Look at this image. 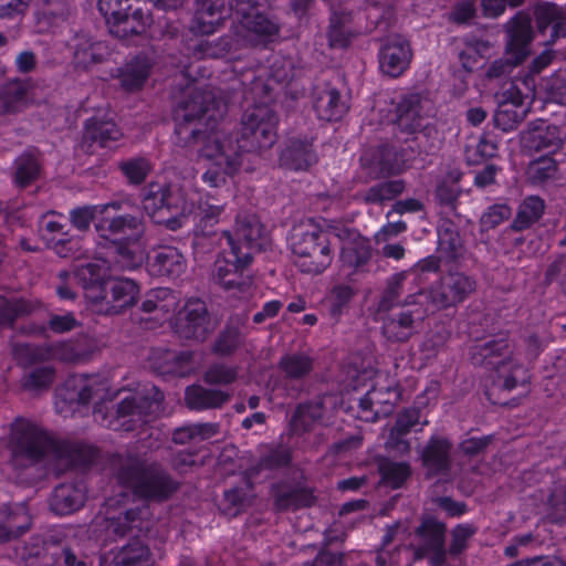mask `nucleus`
Returning <instances> with one entry per match:
<instances>
[{
  "mask_svg": "<svg viewBox=\"0 0 566 566\" xmlns=\"http://www.w3.org/2000/svg\"><path fill=\"white\" fill-rule=\"evenodd\" d=\"M275 114L264 105L248 111L240 133L217 132L208 136L201 156L216 159L226 171L234 174L242 165L245 154L271 148L276 142Z\"/></svg>",
  "mask_w": 566,
  "mask_h": 566,
  "instance_id": "nucleus-1",
  "label": "nucleus"
},
{
  "mask_svg": "<svg viewBox=\"0 0 566 566\" xmlns=\"http://www.w3.org/2000/svg\"><path fill=\"white\" fill-rule=\"evenodd\" d=\"M8 447L15 467L25 468L48 455L65 467L88 465L95 459V449L82 444L55 441L35 423L17 418L10 424Z\"/></svg>",
  "mask_w": 566,
  "mask_h": 566,
  "instance_id": "nucleus-2",
  "label": "nucleus"
},
{
  "mask_svg": "<svg viewBox=\"0 0 566 566\" xmlns=\"http://www.w3.org/2000/svg\"><path fill=\"white\" fill-rule=\"evenodd\" d=\"M223 114L212 91L197 84L188 85L174 111L178 144L189 146L202 142L205 145L208 136L218 132L214 126Z\"/></svg>",
  "mask_w": 566,
  "mask_h": 566,
  "instance_id": "nucleus-3",
  "label": "nucleus"
},
{
  "mask_svg": "<svg viewBox=\"0 0 566 566\" xmlns=\"http://www.w3.org/2000/svg\"><path fill=\"white\" fill-rule=\"evenodd\" d=\"M117 480L136 495L156 502L168 500L178 489V483L159 463L135 455L120 459Z\"/></svg>",
  "mask_w": 566,
  "mask_h": 566,
  "instance_id": "nucleus-4",
  "label": "nucleus"
},
{
  "mask_svg": "<svg viewBox=\"0 0 566 566\" xmlns=\"http://www.w3.org/2000/svg\"><path fill=\"white\" fill-rule=\"evenodd\" d=\"M291 249L295 265L304 273L319 274L333 261L328 233L312 222L294 228Z\"/></svg>",
  "mask_w": 566,
  "mask_h": 566,
  "instance_id": "nucleus-5",
  "label": "nucleus"
},
{
  "mask_svg": "<svg viewBox=\"0 0 566 566\" xmlns=\"http://www.w3.org/2000/svg\"><path fill=\"white\" fill-rule=\"evenodd\" d=\"M232 33L242 48L265 46L280 32L279 24L259 11L253 0H234Z\"/></svg>",
  "mask_w": 566,
  "mask_h": 566,
  "instance_id": "nucleus-6",
  "label": "nucleus"
},
{
  "mask_svg": "<svg viewBox=\"0 0 566 566\" xmlns=\"http://www.w3.org/2000/svg\"><path fill=\"white\" fill-rule=\"evenodd\" d=\"M164 394L154 385H145L140 389L124 397L116 408L114 429L133 431L155 418L163 409Z\"/></svg>",
  "mask_w": 566,
  "mask_h": 566,
  "instance_id": "nucleus-7",
  "label": "nucleus"
},
{
  "mask_svg": "<svg viewBox=\"0 0 566 566\" xmlns=\"http://www.w3.org/2000/svg\"><path fill=\"white\" fill-rule=\"evenodd\" d=\"M185 197L181 190L171 185L150 184L143 198V208L158 224L170 230L181 228L186 216Z\"/></svg>",
  "mask_w": 566,
  "mask_h": 566,
  "instance_id": "nucleus-8",
  "label": "nucleus"
},
{
  "mask_svg": "<svg viewBox=\"0 0 566 566\" xmlns=\"http://www.w3.org/2000/svg\"><path fill=\"white\" fill-rule=\"evenodd\" d=\"M228 247H237L238 251L249 253L253 259L269 245V237L260 218L252 211H240L235 216L233 230L223 231Z\"/></svg>",
  "mask_w": 566,
  "mask_h": 566,
  "instance_id": "nucleus-9",
  "label": "nucleus"
},
{
  "mask_svg": "<svg viewBox=\"0 0 566 566\" xmlns=\"http://www.w3.org/2000/svg\"><path fill=\"white\" fill-rule=\"evenodd\" d=\"M446 525L434 518H426L416 528L410 544L415 559L428 558L430 566H443L447 562Z\"/></svg>",
  "mask_w": 566,
  "mask_h": 566,
  "instance_id": "nucleus-10",
  "label": "nucleus"
},
{
  "mask_svg": "<svg viewBox=\"0 0 566 566\" xmlns=\"http://www.w3.org/2000/svg\"><path fill=\"white\" fill-rule=\"evenodd\" d=\"M98 235L111 242H138L145 232L142 211L134 208L129 212L106 214L96 224Z\"/></svg>",
  "mask_w": 566,
  "mask_h": 566,
  "instance_id": "nucleus-11",
  "label": "nucleus"
},
{
  "mask_svg": "<svg viewBox=\"0 0 566 566\" xmlns=\"http://www.w3.org/2000/svg\"><path fill=\"white\" fill-rule=\"evenodd\" d=\"M473 277L463 272H449L428 292V297L437 310L457 306L475 290Z\"/></svg>",
  "mask_w": 566,
  "mask_h": 566,
  "instance_id": "nucleus-12",
  "label": "nucleus"
},
{
  "mask_svg": "<svg viewBox=\"0 0 566 566\" xmlns=\"http://www.w3.org/2000/svg\"><path fill=\"white\" fill-rule=\"evenodd\" d=\"M418 304V295L410 294L405 298L399 312L392 313L384 319L381 331L387 340L403 343L417 332V323L422 319L423 312L420 308H409V306Z\"/></svg>",
  "mask_w": 566,
  "mask_h": 566,
  "instance_id": "nucleus-13",
  "label": "nucleus"
},
{
  "mask_svg": "<svg viewBox=\"0 0 566 566\" xmlns=\"http://www.w3.org/2000/svg\"><path fill=\"white\" fill-rule=\"evenodd\" d=\"M108 395V384L98 376L74 375L67 378L60 396L69 403L86 405L103 401Z\"/></svg>",
  "mask_w": 566,
  "mask_h": 566,
  "instance_id": "nucleus-14",
  "label": "nucleus"
},
{
  "mask_svg": "<svg viewBox=\"0 0 566 566\" xmlns=\"http://www.w3.org/2000/svg\"><path fill=\"white\" fill-rule=\"evenodd\" d=\"M178 333L186 339L205 340L213 329L207 305L201 300H189L179 312Z\"/></svg>",
  "mask_w": 566,
  "mask_h": 566,
  "instance_id": "nucleus-15",
  "label": "nucleus"
},
{
  "mask_svg": "<svg viewBox=\"0 0 566 566\" xmlns=\"http://www.w3.org/2000/svg\"><path fill=\"white\" fill-rule=\"evenodd\" d=\"M423 101L419 94H408L396 107V125L406 134L429 137L436 129L426 123Z\"/></svg>",
  "mask_w": 566,
  "mask_h": 566,
  "instance_id": "nucleus-16",
  "label": "nucleus"
},
{
  "mask_svg": "<svg viewBox=\"0 0 566 566\" xmlns=\"http://www.w3.org/2000/svg\"><path fill=\"white\" fill-rule=\"evenodd\" d=\"M103 296H91L94 302L101 303V312L116 314L135 304L139 293L138 285L129 279H112L103 287Z\"/></svg>",
  "mask_w": 566,
  "mask_h": 566,
  "instance_id": "nucleus-17",
  "label": "nucleus"
},
{
  "mask_svg": "<svg viewBox=\"0 0 566 566\" xmlns=\"http://www.w3.org/2000/svg\"><path fill=\"white\" fill-rule=\"evenodd\" d=\"M563 143L564 136L560 128L544 119L532 122L522 134V146L528 151H556Z\"/></svg>",
  "mask_w": 566,
  "mask_h": 566,
  "instance_id": "nucleus-18",
  "label": "nucleus"
},
{
  "mask_svg": "<svg viewBox=\"0 0 566 566\" xmlns=\"http://www.w3.org/2000/svg\"><path fill=\"white\" fill-rule=\"evenodd\" d=\"M504 29L507 34V53L515 55L517 62H523L528 55V46L534 38L530 14L518 11L505 23Z\"/></svg>",
  "mask_w": 566,
  "mask_h": 566,
  "instance_id": "nucleus-19",
  "label": "nucleus"
},
{
  "mask_svg": "<svg viewBox=\"0 0 566 566\" xmlns=\"http://www.w3.org/2000/svg\"><path fill=\"white\" fill-rule=\"evenodd\" d=\"M149 506L143 504L127 510L117 517H111L107 522V532L116 537L132 536V539H139L142 533L150 528Z\"/></svg>",
  "mask_w": 566,
  "mask_h": 566,
  "instance_id": "nucleus-20",
  "label": "nucleus"
},
{
  "mask_svg": "<svg viewBox=\"0 0 566 566\" xmlns=\"http://www.w3.org/2000/svg\"><path fill=\"white\" fill-rule=\"evenodd\" d=\"M336 406V397L323 395L297 406L293 421L295 428L304 431L310 430L314 424H326L332 418Z\"/></svg>",
  "mask_w": 566,
  "mask_h": 566,
  "instance_id": "nucleus-21",
  "label": "nucleus"
},
{
  "mask_svg": "<svg viewBox=\"0 0 566 566\" xmlns=\"http://www.w3.org/2000/svg\"><path fill=\"white\" fill-rule=\"evenodd\" d=\"M451 442L443 437L433 436L421 451L422 464L429 476H446L452 468Z\"/></svg>",
  "mask_w": 566,
  "mask_h": 566,
  "instance_id": "nucleus-22",
  "label": "nucleus"
},
{
  "mask_svg": "<svg viewBox=\"0 0 566 566\" xmlns=\"http://www.w3.org/2000/svg\"><path fill=\"white\" fill-rule=\"evenodd\" d=\"M410 61L411 50L409 43L401 36L390 38L380 49V70L391 77L401 75L409 66Z\"/></svg>",
  "mask_w": 566,
  "mask_h": 566,
  "instance_id": "nucleus-23",
  "label": "nucleus"
},
{
  "mask_svg": "<svg viewBox=\"0 0 566 566\" xmlns=\"http://www.w3.org/2000/svg\"><path fill=\"white\" fill-rule=\"evenodd\" d=\"M512 354V346L504 337L478 343L470 348L471 360L475 366L497 369Z\"/></svg>",
  "mask_w": 566,
  "mask_h": 566,
  "instance_id": "nucleus-24",
  "label": "nucleus"
},
{
  "mask_svg": "<svg viewBox=\"0 0 566 566\" xmlns=\"http://www.w3.org/2000/svg\"><path fill=\"white\" fill-rule=\"evenodd\" d=\"M344 232L347 234V240H344L340 250L342 266L352 272L360 271L371 259L369 241L354 232L347 230Z\"/></svg>",
  "mask_w": 566,
  "mask_h": 566,
  "instance_id": "nucleus-25",
  "label": "nucleus"
},
{
  "mask_svg": "<svg viewBox=\"0 0 566 566\" xmlns=\"http://www.w3.org/2000/svg\"><path fill=\"white\" fill-rule=\"evenodd\" d=\"M313 107L317 117L325 122L339 120L347 112L340 93L329 85L315 88Z\"/></svg>",
  "mask_w": 566,
  "mask_h": 566,
  "instance_id": "nucleus-26",
  "label": "nucleus"
},
{
  "mask_svg": "<svg viewBox=\"0 0 566 566\" xmlns=\"http://www.w3.org/2000/svg\"><path fill=\"white\" fill-rule=\"evenodd\" d=\"M227 261H216L213 269V280L221 285L226 291L233 294H244L250 292L253 286V279L251 275L245 274L251 264L234 265L228 272L226 270Z\"/></svg>",
  "mask_w": 566,
  "mask_h": 566,
  "instance_id": "nucleus-27",
  "label": "nucleus"
},
{
  "mask_svg": "<svg viewBox=\"0 0 566 566\" xmlns=\"http://www.w3.org/2000/svg\"><path fill=\"white\" fill-rule=\"evenodd\" d=\"M85 499V489L82 484L62 483L54 489L50 507L57 515H67L80 510Z\"/></svg>",
  "mask_w": 566,
  "mask_h": 566,
  "instance_id": "nucleus-28",
  "label": "nucleus"
},
{
  "mask_svg": "<svg viewBox=\"0 0 566 566\" xmlns=\"http://www.w3.org/2000/svg\"><path fill=\"white\" fill-rule=\"evenodd\" d=\"M281 165L293 170H305L316 164L317 156L308 139L293 138L280 157Z\"/></svg>",
  "mask_w": 566,
  "mask_h": 566,
  "instance_id": "nucleus-29",
  "label": "nucleus"
},
{
  "mask_svg": "<svg viewBox=\"0 0 566 566\" xmlns=\"http://www.w3.org/2000/svg\"><path fill=\"white\" fill-rule=\"evenodd\" d=\"M231 398V395L221 389L206 388L192 385L186 388L185 401L191 410L220 409Z\"/></svg>",
  "mask_w": 566,
  "mask_h": 566,
  "instance_id": "nucleus-30",
  "label": "nucleus"
},
{
  "mask_svg": "<svg viewBox=\"0 0 566 566\" xmlns=\"http://www.w3.org/2000/svg\"><path fill=\"white\" fill-rule=\"evenodd\" d=\"M536 27L539 33L551 28L548 43L566 36V12L556 4L544 3L535 9Z\"/></svg>",
  "mask_w": 566,
  "mask_h": 566,
  "instance_id": "nucleus-31",
  "label": "nucleus"
},
{
  "mask_svg": "<svg viewBox=\"0 0 566 566\" xmlns=\"http://www.w3.org/2000/svg\"><path fill=\"white\" fill-rule=\"evenodd\" d=\"M73 50L75 65L83 69L101 63L109 54L108 48L104 42L94 41L84 34L75 36Z\"/></svg>",
  "mask_w": 566,
  "mask_h": 566,
  "instance_id": "nucleus-32",
  "label": "nucleus"
},
{
  "mask_svg": "<svg viewBox=\"0 0 566 566\" xmlns=\"http://www.w3.org/2000/svg\"><path fill=\"white\" fill-rule=\"evenodd\" d=\"M17 358L22 364H34L53 357H59L65 361H77L80 356L73 353V348L69 345H61L59 348L38 347L31 345H18L15 347Z\"/></svg>",
  "mask_w": 566,
  "mask_h": 566,
  "instance_id": "nucleus-33",
  "label": "nucleus"
},
{
  "mask_svg": "<svg viewBox=\"0 0 566 566\" xmlns=\"http://www.w3.org/2000/svg\"><path fill=\"white\" fill-rule=\"evenodd\" d=\"M394 153L387 148L381 147L373 154L365 153L360 160L365 168L369 169V176L374 179L398 175L403 170V166L394 161Z\"/></svg>",
  "mask_w": 566,
  "mask_h": 566,
  "instance_id": "nucleus-34",
  "label": "nucleus"
},
{
  "mask_svg": "<svg viewBox=\"0 0 566 566\" xmlns=\"http://www.w3.org/2000/svg\"><path fill=\"white\" fill-rule=\"evenodd\" d=\"M42 166L39 155L33 151H25L15 158L12 167V181L20 188H27L39 180Z\"/></svg>",
  "mask_w": 566,
  "mask_h": 566,
  "instance_id": "nucleus-35",
  "label": "nucleus"
},
{
  "mask_svg": "<svg viewBox=\"0 0 566 566\" xmlns=\"http://www.w3.org/2000/svg\"><path fill=\"white\" fill-rule=\"evenodd\" d=\"M151 272L160 276H178L185 270V258L177 248L160 247L150 262Z\"/></svg>",
  "mask_w": 566,
  "mask_h": 566,
  "instance_id": "nucleus-36",
  "label": "nucleus"
},
{
  "mask_svg": "<svg viewBox=\"0 0 566 566\" xmlns=\"http://www.w3.org/2000/svg\"><path fill=\"white\" fill-rule=\"evenodd\" d=\"M438 252L446 261H457L464 253L462 239L454 223L444 220L438 228Z\"/></svg>",
  "mask_w": 566,
  "mask_h": 566,
  "instance_id": "nucleus-37",
  "label": "nucleus"
},
{
  "mask_svg": "<svg viewBox=\"0 0 566 566\" xmlns=\"http://www.w3.org/2000/svg\"><path fill=\"white\" fill-rule=\"evenodd\" d=\"M223 20L224 17L220 4L198 6L189 30L193 34L209 35L223 25Z\"/></svg>",
  "mask_w": 566,
  "mask_h": 566,
  "instance_id": "nucleus-38",
  "label": "nucleus"
},
{
  "mask_svg": "<svg viewBox=\"0 0 566 566\" xmlns=\"http://www.w3.org/2000/svg\"><path fill=\"white\" fill-rule=\"evenodd\" d=\"M122 133L113 120L91 118L86 122L83 142L92 147L97 144L99 147H107L111 142L118 140Z\"/></svg>",
  "mask_w": 566,
  "mask_h": 566,
  "instance_id": "nucleus-39",
  "label": "nucleus"
},
{
  "mask_svg": "<svg viewBox=\"0 0 566 566\" xmlns=\"http://www.w3.org/2000/svg\"><path fill=\"white\" fill-rule=\"evenodd\" d=\"M149 24V14L140 8H134L118 21L111 22L109 31L116 38L127 39L144 33Z\"/></svg>",
  "mask_w": 566,
  "mask_h": 566,
  "instance_id": "nucleus-40",
  "label": "nucleus"
},
{
  "mask_svg": "<svg viewBox=\"0 0 566 566\" xmlns=\"http://www.w3.org/2000/svg\"><path fill=\"white\" fill-rule=\"evenodd\" d=\"M150 67L151 62L147 56H136L118 71L122 86L127 91L140 88L149 75Z\"/></svg>",
  "mask_w": 566,
  "mask_h": 566,
  "instance_id": "nucleus-41",
  "label": "nucleus"
},
{
  "mask_svg": "<svg viewBox=\"0 0 566 566\" xmlns=\"http://www.w3.org/2000/svg\"><path fill=\"white\" fill-rule=\"evenodd\" d=\"M279 368L290 381L305 379L314 369V359L306 353H290L281 357Z\"/></svg>",
  "mask_w": 566,
  "mask_h": 566,
  "instance_id": "nucleus-42",
  "label": "nucleus"
},
{
  "mask_svg": "<svg viewBox=\"0 0 566 566\" xmlns=\"http://www.w3.org/2000/svg\"><path fill=\"white\" fill-rule=\"evenodd\" d=\"M243 49L238 42V38L231 32L228 35L221 36L217 40H201L195 48V53L199 57H224L228 54H233Z\"/></svg>",
  "mask_w": 566,
  "mask_h": 566,
  "instance_id": "nucleus-43",
  "label": "nucleus"
},
{
  "mask_svg": "<svg viewBox=\"0 0 566 566\" xmlns=\"http://www.w3.org/2000/svg\"><path fill=\"white\" fill-rule=\"evenodd\" d=\"M115 566H151L149 548L140 539H132L113 558Z\"/></svg>",
  "mask_w": 566,
  "mask_h": 566,
  "instance_id": "nucleus-44",
  "label": "nucleus"
},
{
  "mask_svg": "<svg viewBox=\"0 0 566 566\" xmlns=\"http://www.w3.org/2000/svg\"><path fill=\"white\" fill-rule=\"evenodd\" d=\"M545 210L544 200L537 196H530L523 200L517 209L515 219L511 228L515 231H523L528 229L537 222Z\"/></svg>",
  "mask_w": 566,
  "mask_h": 566,
  "instance_id": "nucleus-45",
  "label": "nucleus"
},
{
  "mask_svg": "<svg viewBox=\"0 0 566 566\" xmlns=\"http://www.w3.org/2000/svg\"><path fill=\"white\" fill-rule=\"evenodd\" d=\"M496 371L500 387L509 391L526 385L530 380L527 368L511 356L497 367Z\"/></svg>",
  "mask_w": 566,
  "mask_h": 566,
  "instance_id": "nucleus-46",
  "label": "nucleus"
},
{
  "mask_svg": "<svg viewBox=\"0 0 566 566\" xmlns=\"http://www.w3.org/2000/svg\"><path fill=\"white\" fill-rule=\"evenodd\" d=\"M406 188L402 179L378 182L361 193V199L368 205H382L401 195Z\"/></svg>",
  "mask_w": 566,
  "mask_h": 566,
  "instance_id": "nucleus-47",
  "label": "nucleus"
},
{
  "mask_svg": "<svg viewBox=\"0 0 566 566\" xmlns=\"http://www.w3.org/2000/svg\"><path fill=\"white\" fill-rule=\"evenodd\" d=\"M177 306L178 297L167 287L151 290L146 294V298L142 303L144 312H160L164 315L175 312Z\"/></svg>",
  "mask_w": 566,
  "mask_h": 566,
  "instance_id": "nucleus-48",
  "label": "nucleus"
},
{
  "mask_svg": "<svg viewBox=\"0 0 566 566\" xmlns=\"http://www.w3.org/2000/svg\"><path fill=\"white\" fill-rule=\"evenodd\" d=\"M525 174L530 184L543 186L557 178L558 166L551 156H542L528 164Z\"/></svg>",
  "mask_w": 566,
  "mask_h": 566,
  "instance_id": "nucleus-49",
  "label": "nucleus"
},
{
  "mask_svg": "<svg viewBox=\"0 0 566 566\" xmlns=\"http://www.w3.org/2000/svg\"><path fill=\"white\" fill-rule=\"evenodd\" d=\"M27 101V84L18 81L9 83L0 91V115L20 112Z\"/></svg>",
  "mask_w": 566,
  "mask_h": 566,
  "instance_id": "nucleus-50",
  "label": "nucleus"
},
{
  "mask_svg": "<svg viewBox=\"0 0 566 566\" xmlns=\"http://www.w3.org/2000/svg\"><path fill=\"white\" fill-rule=\"evenodd\" d=\"M115 249L114 266L119 270H133L144 261V252L137 242H112Z\"/></svg>",
  "mask_w": 566,
  "mask_h": 566,
  "instance_id": "nucleus-51",
  "label": "nucleus"
},
{
  "mask_svg": "<svg viewBox=\"0 0 566 566\" xmlns=\"http://www.w3.org/2000/svg\"><path fill=\"white\" fill-rule=\"evenodd\" d=\"M543 284L545 286L556 285L557 290L566 296V253L558 252L554 254L547 263Z\"/></svg>",
  "mask_w": 566,
  "mask_h": 566,
  "instance_id": "nucleus-52",
  "label": "nucleus"
},
{
  "mask_svg": "<svg viewBox=\"0 0 566 566\" xmlns=\"http://www.w3.org/2000/svg\"><path fill=\"white\" fill-rule=\"evenodd\" d=\"M406 272H399L388 279L386 287L377 303V311L379 313L389 312L399 304L400 296L403 292V282L406 281Z\"/></svg>",
  "mask_w": 566,
  "mask_h": 566,
  "instance_id": "nucleus-53",
  "label": "nucleus"
},
{
  "mask_svg": "<svg viewBox=\"0 0 566 566\" xmlns=\"http://www.w3.org/2000/svg\"><path fill=\"white\" fill-rule=\"evenodd\" d=\"M33 307L23 298L0 300V326L12 327L14 322L29 315Z\"/></svg>",
  "mask_w": 566,
  "mask_h": 566,
  "instance_id": "nucleus-54",
  "label": "nucleus"
},
{
  "mask_svg": "<svg viewBox=\"0 0 566 566\" xmlns=\"http://www.w3.org/2000/svg\"><path fill=\"white\" fill-rule=\"evenodd\" d=\"M314 503V496L306 489H294L280 492L275 496V506L281 511L297 510L311 506Z\"/></svg>",
  "mask_w": 566,
  "mask_h": 566,
  "instance_id": "nucleus-55",
  "label": "nucleus"
},
{
  "mask_svg": "<svg viewBox=\"0 0 566 566\" xmlns=\"http://www.w3.org/2000/svg\"><path fill=\"white\" fill-rule=\"evenodd\" d=\"M123 203L120 202H111L107 205H103L99 207H80L75 208L70 212V219L72 224L80 231H85L90 228L91 222L95 218V213L97 209H99V212L107 213L109 209H114L115 211L122 210Z\"/></svg>",
  "mask_w": 566,
  "mask_h": 566,
  "instance_id": "nucleus-56",
  "label": "nucleus"
},
{
  "mask_svg": "<svg viewBox=\"0 0 566 566\" xmlns=\"http://www.w3.org/2000/svg\"><path fill=\"white\" fill-rule=\"evenodd\" d=\"M379 472L386 484L392 489H398L410 476L411 470L407 462L384 460L379 464Z\"/></svg>",
  "mask_w": 566,
  "mask_h": 566,
  "instance_id": "nucleus-57",
  "label": "nucleus"
},
{
  "mask_svg": "<svg viewBox=\"0 0 566 566\" xmlns=\"http://www.w3.org/2000/svg\"><path fill=\"white\" fill-rule=\"evenodd\" d=\"M181 359L184 355L164 348L154 349L149 356L151 367L161 375L177 373Z\"/></svg>",
  "mask_w": 566,
  "mask_h": 566,
  "instance_id": "nucleus-58",
  "label": "nucleus"
},
{
  "mask_svg": "<svg viewBox=\"0 0 566 566\" xmlns=\"http://www.w3.org/2000/svg\"><path fill=\"white\" fill-rule=\"evenodd\" d=\"M118 168L130 184L139 185L147 178L151 165L146 158L136 157L122 160Z\"/></svg>",
  "mask_w": 566,
  "mask_h": 566,
  "instance_id": "nucleus-59",
  "label": "nucleus"
},
{
  "mask_svg": "<svg viewBox=\"0 0 566 566\" xmlns=\"http://www.w3.org/2000/svg\"><path fill=\"white\" fill-rule=\"evenodd\" d=\"M496 151V143L485 135H482L475 144L467 145L465 157L469 164L478 165L494 157Z\"/></svg>",
  "mask_w": 566,
  "mask_h": 566,
  "instance_id": "nucleus-60",
  "label": "nucleus"
},
{
  "mask_svg": "<svg viewBox=\"0 0 566 566\" xmlns=\"http://www.w3.org/2000/svg\"><path fill=\"white\" fill-rule=\"evenodd\" d=\"M103 277V265L98 262H88L77 266L73 279L77 281L83 289L88 290L95 286L101 287Z\"/></svg>",
  "mask_w": 566,
  "mask_h": 566,
  "instance_id": "nucleus-61",
  "label": "nucleus"
},
{
  "mask_svg": "<svg viewBox=\"0 0 566 566\" xmlns=\"http://www.w3.org/2000/svg\"><path fill=\"white\" fill-rule=\"evenodd\" d=\"M237 378V368L223 364L212 365L203 374V381L208 385H230Z\"/></svg>",
  "mask_w": 566,
  "mask_h": 566,
  "instance_id": "nucleus-62",
  "label": "nucleus"
},
{
  "mask_svg": "<svg viewBox=\"0 0 566 566\" xmlns=\"http://www.w3.org/2000/svg\"><path fill=\"white\" fill-rule=\"evenodd\" d=\"M54 380V369L50 366L39 367L23 377V387L28 390L48 389Z\"/></svg>",
  "mask_w": 566,
  "mask_h": 566,
  "instance_id": "nucleus-63",
  "label": "nucleus"
},
{
  "mask_svg": "<svg viewBox=\"0 0 566 566\" xmlns=\"http://www.w3.org/2000/svg\"><path fill=\"white\" fill-rule=\"evenodd\" d=\"M98 9L111 27V22L118 21L134 8L132 0H99Z\"/></svg>",
  "mask_w": 566,
  "mask_h": 566,
  "instance_id": "nucleus-64",
  "label": "nucleus"
}]
</instances>
